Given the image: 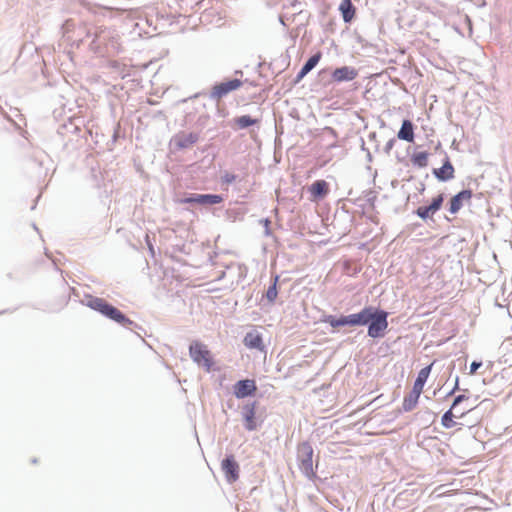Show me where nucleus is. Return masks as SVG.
Instances as JSON below:
<instances>
[{
    "mask_svg": "<svg viewBox=\"0 0 512 512\" xmlns=\"http://www.w3.org/2000/svg\"><path fill=\"white\" fill-rule=\"evenodd\" d=\"M389 313L377 306L366 305L360 311L354 313V324L366 326L367 336L373 339L383 338L388 328Z\"/></svg>",
    "mask_w": 512,
    "mask_h": 512,
    "instance_id": "1",
    "label": "nucleus"
},
{
    "mask_svg": "<svg viewBox=\"0 0 512 512\" xmlns=\"http://www.w3.org/2000/svg\"><path fill=\"white\" fill-rule=\"evenodd\" d=\"M389 313L377 306L366 305L360 311L354 313V324L366 326L367 336L373 339L383 338L388 328Z\"/></svg>",
    "mask_w": 512,
    "mask_h": 512,
    "instance_id": "2",
    "label": "nucleus"
},
{
    "mask_svg": "<svg viewBox=\"0 0 512 512\" xmlns=\"http://www.w3.org/2000/svg\"><path fill=\"white\" fill-rule=\"evenodd\" d=\"M83 302L87 307L97 311L102 316L118 323L119 325L131 331H133L135 328H141L137 323L129 319L122 311L110 304L104 298L87 295Z\"/></svg>",
    "mask_w": 512,
    "mask_h": 512,
    "instance_id": "3",
    "label": "nucleus"
},
{
    "mask_svg": "<svg viewBox=\"0 0 512 512\" xmlns=\"http://www.w3.org/2000/svg\"><path fill=\"white\" fill-rule=\"evenodd\" d=\"M314 450L309 441H303L298 444L296 456L298 467L302 474L309 480L317 478L316 471L313 468Z\"/></svg>",
    "mask_w": 512,
    "mask_h": 512,
    "instance_id": "4",
    "label": "nucleus"
},
{
    "mask_svg": "<svg viewBox=\"0 0 512 512\" xmlns=\"http://www.w3.org/2000/svg\"><path fill=\"white\" fill-rule=\"evenodd\" d=\"M189 355L198 366L204 367L207 372L212 370L214 360L207 346L198 340H193L189 345Z\"/></svg>",
    "mask_w": 512,
    "mask_h": 512,
    "instance_id": "5",
    "label": "nucleus"
},
{
    "mask_svg": "<svg viewBox=\"0 0 512 512\" xmlns=\"http://www.w3.org/2000/svg\"><path fill=\"white\" fill-rule=\"evenodd\" d=\"M223 201L224 197L220 194L187 193L185 197L180 200V203L199 205L201 207H210L216 204H220Z\"/></svg>",
    "mask_w": 512,
    "mask_h": 512,
    "instance_id": "6",
    "label": "nucleus"
},
{
    "mask_svg": "<svg viewBox=\"0 0 512 512\" xmlns=\"http://www.w3.org/2000/svg\"><path fill=\"white\" fill-rule=\"evenodd\" d=\"M242 85L243 82L238 78H231L220 83H216L210 91L209 98L213 101H219L230 92L239 89Z\"/></svg>",
    "mask_w": 512,
    "mask_h": 512,
    "instance_id": "7",
    "label": "nucleus"
},
{
    "mask_svg": "<svg viewBox=\"0 0 512 512\" xmlns=\"http://www.w3.org/2000/svg\"><path fill=\"white\" fill-rule=\"evenodd\" d=\"M258 402H247L241 408V416L244 421V428L247 431H255L258 429V421L256 416V408Z\"/></svg>",
    "mask_w": 512,
    "mask_h": 512,
    "instance_id": "8",
    "label": "nucleus"
},
{
    "mask_svg": "<svg viewBox=\"0 0 512 512\" xmlns=\"http://www.w3.org/2000/svg\"><path fill=\"white\" fill-rule=\"evenodd\" d=\"M221 469L228 483L232 484L239 479L240 467L234 455H225L221 461Z\"/></svg>",
    "mask_w": 512,
    "mask_h": 512,
    "instance_id": "9",
    "label": "nucleus"
},
{
    "mask_svg": "<svg viewBox=\"0 0 512 512\" xmlns=\"http://www.w3.org/2000/svg\"><path fill=\"white\" fill-rule=\"evenodd\" d=\"M257 392V385L253 379H241L233 385V394L237 399L252 397Z\"/></svg>",
    "mask_w": 512,
    "mask_h": 512,
    "instance_id": "10",
    "label": "nucleus"
},
{
    "mask_svg": "<svg viewBox=\"0 0 512 512\" xmlns=\"http://www.w3.org/2000/svg\"><path fill=\"white\" fill-rule=\"evenodd\" d=\"M199 140V133L181 131L173 136L171 143H173L179 150L190 148Z\"/></svg>",
    "mask_w": 512,
    "mask_h": 512,
    "instance_id": "11",
    "label": "nucleus"
},
{
    "mask_svg": "<svg viewBox=\"0 0 512 512\" xmlns=\"http://www.w3.org/2000/svg\"><path fill=\"white\" fill-rule=\"evenodd\" d=\"M473 192L471 189H463L455 194L448 202V211L451 214H457L464 206L465 202H469L472 198Z\"/></svg>",
    "mask_w": 512,
    "mask_h": 512,
    "instance_id": "12",
    "label": "nucleus"
},
{
    "mask_svg": "<svg viewBox=\"0 0 512 512\" xmlns=\"http://www.w3.org/2000/svg\"><path fill=\"white\" fill-rule=\"evenodd\" d=\"M454 166L452 165L450 158L447 154L443 159V164L439 168H434L432 170V174L435 178L440 182H447L454 178Z\"/></svg>",
    "mask_w": 512,
    "mask_h": 512,
    "instance_id": "13",
    "label": "nucleus"
},
{
    "mask_svg": "<svg viewBox=\"0 0 512 512\" xmlns=\"http://www.w3.org/2000/svg\"><path fill=\"white\" fill-rule=\"evenodd\" d=\"M324 323L329 324L332 328H339L343 326L353 327L354 324V313L348 315H325L323 320Z\"/></svg>",
    "mask_w": 512,
    "mask_h": 512,
    "instance_id": "14",
    "label": "nucleus"
},
{
    "mask_svg": "<svg viewBox=\"0 0 512 512\" xmlns=\"http://www.w3.org/2000/svg\"><path fill=\"white\" fill-rule=\"evenodd\" d=\"M358 75V71L351 66H341L332 72V79L336 82H348L354 80Z\"/></svg>",
    "mask_w": 512,
    "mask_h": 512,
    "instance_id": "15",
    "label": "nucleus"
},
{
    "mask_svg": "<svg viewBox=\"0 0 512 512\" xmlns=\"http://www.w3.org/2000/svg\"><path fill=\"white\" fill-rule=\"evenodd\" d=\"M320 59H321L320 52L315 53L312 56H310L305 61V63L303 64V66L301 67L299 72L297 73L296 77L293 80V84L294 85L298 84L310 71H312L317 66Z\"/></svg>",
    "mask_w": 512,
    "mask_h": 512,
    "instance_id": "16",
    "label": "nucleus"
},
{
    "mask_svg": "<svg viewBox=\"0 0 512 512\" xmlns=\"http://www.w3.org/2000/svg\"><path fill=\"white\" fill-rule=\"evenodd\" d=\"M313 201L324 199L329 193V184L325 180H316L308 188Z\"/></svg>",
    "mask_w": 512,
    "mask_h": 512,
    "instance_id": "17",
    "label": "nucleus"
},
{
    "mask_svg": "<svg viewBox=\"0 0 512 512\" xmlns=\"http://www.w3.org/2000/svg\"><path fill=\"white\" fill-rule=\"evenodd\" d=\"M243 343L249 349L263 351L265 348L262 334L257 331L248 332L243 339Z\"/></svg>",
    "mask_w": 512,
    "mask_h": 512,
    "instance_id": "18",
    "label": "nucleus"
},
{
    "mask_svg": "<svg viewBox=\"0 0 512 512\" xmlns=\"http://www.w3.org/2000/svg\"><path fill=\"white\" fill-rule=\"evenodd\" d=\"M414 127L415 126L411 120L404 119L397 133L398 139L404 140L409 143L413 142L415 138Z\"/></svg>",
    "mask_w": 512,
    "mask_h": 512,
    "instance_id": "19",
    "label": "nucleus"
},
{
    "mask_svg": "<svg viewBox=\"0 0 512 512\" xmlns=\"http://www.w3.org/2000/svg\"><path fill=\"white\" fill-rule=\"evenodd\" d=\"M421 393V390L412 387V390L403 399L401 410L403 412L412 411L417 406Z\"/></svg>",
    "mask_w": 512,
    "mask_h": 512,
    "instance_id": "20",
    "label": "nucleus"
},
{
    "mask_svg": "<svg viewBox=\"0 0 512 512\" xmlns=\"http://www.w3.org/2000/svg\"><path fill=\"white\" fill-rule=\"evenodd\" d=\"M339 11L342 15L343 21L350 24L355 18L356 7L352 3V0H342L339 5Z\"/></svg>",
    "mask_w": 512,
    "mask_h": 512,
    "instance_id": "21",
    "label": "nucleus"
},
{
    "mask_svg": "<svg viewBox=\"0 0 512 512\" xmlns=\"http://www.w3.org/2000/svg\"><path fill=\"white\" fill-rule=\"evenodd\" d=\"M471 408L465 407L459 415L454 414L453 410L449 408L441 417V424L444 428L450 429L456 426L457 422L454 421V417H462L466 412L470 411Z\"/></svg>",
    "mask_w": 512,
    "mask_h": 512,
    "instance_id": "22",
    "label": "nucleus"
},
{
    "mask_svg": "<svg viewBox=\"0 0 512 512\" xmlns=\"http://www.w3.org/2000/svg\"><path fill=\"white\" fill-rule=\"evenodd\" d=\"M433 363L423 367L419 372H418V375L414 381V384H413V387L416 388V389H419L421 391H423V388L429 378V375L431 373V370H432V367H433Z\"/></svg>",
    "mask_w": 512,
    "mask_h": 512,
    "instance_id": "23",
    "label": "nucleus"
},
{
    "mask_svg": "<svg viewBox=\"0 0 512 512\" xmlns=\"http://www.w3.org/2000/svg\"><path fill=\"white\" fill-rule=\"evenodd\" d=\"M280 276L275 274L271 277V283L265 293V298L269 304H274L278 295V282Z\"/></svg>",
    "mask_w": 512,
    "mask_h": 512,
    "instance_id": "24",
    "label": "nucleus"
},
{
    "mask_svg": "<svg viewBox=\"0 0 512 512\" xmlns=\"http://www.w3.org/2000/svg\"><path fill=\"white\" fill-rule=\"evenodd\" d=\"M238 129H247L250 126L257 125L260 121L257 118H253L250 115H241L233 119Z\"/></svg>",
    "mask_w": 512,
    "mask_h": 512,
    "instance_id": "25",
    "label": "nucleus"
},
{
    "mask_svg": "<svg viewBox=\"0 0 512 512\" xmlns=\"http://www.w3.org/2000/svg\"><path fill=\"white\" fill-rule=\"evenodd\" d=\"M428 156L429 153L426 151L415 152L411 156V162L418 168H424L428 165Z\"/></svg>",
    "mask_w": 512,
    "mask_h": 512,
    "instance_id": "26",
    "label": "nucleus"
},
{
    "mask_svg": "<svg viewBox=\"0 0 512 512\" xmlns=\"http://www.w3.org/2000/svg\"><path fill=\"white\" fill-rule=\"evenodd\" d=\"M78 130V127L74 125L72 121H68L67 123H63L58 126L57 133L60 136H66L68 133H74Z\"/></svg>",
    "mask_w": 512,
    "mask_h": 512,
    "instance_id": "27",
    "label": "nucleus"
},
{
    "mask_svg": "<svg viewBox=\"0 0 512 512\" xmlns=\"http://www.w3.org/2000/svg\"><path fill=\"white\" fill-rule=\"evenodd\" d=\"M445 200V195L443 193L438 194L436 197H434L431 201V203L428 205L430 209L432 210V214H435L438 212Z\"/></svg>",
    "mask_w": 512,
    "mask_h": 512,
    "instance_id": "28",
    "label": "nucleus"
},
{
    "mask_svg": "<svg viewBox=\"0 0 512 512\" xmlns=\"http://www.w3.org/2000/svg\"><path fill=\"white\" fill-rule=\"evenodd\" d=\"M415 214L419 218H421L423 221H427L433 215L432 214V210L430 209V207L428 205L427 206H420V207H418L415 210Z\"/></svg>",
    "mask_w": 512,
    "mask_h": 512,
    "instance_id": "29",
    "label": "nucleus"
},
{
    "mask_svg": "<svg viewBox=\"0 0 512 512\" xmlns=\"http://www.w3.org/2000/svg\"><path fill=\"white\" fill-rule=\"evenodd\" d=\"M467 399H468V396L465 393L455 396L453 399V402L451 404V407H450L451 410L457 409L459 404H461L462 402H464Z\"/></svg>",
    "mask_w": 512,
    "mask_h": 512,
    "instance_id": "30",
    "label": "nucleus"
},
{
    "mask_svg": "<svg viewBox=\"0 0 512 512\" xmlns=\"http://www.w3.org/2000/svg\"><path fill=\"white\" fill-rule=\"evenodd\" d=\"M364 198L367 203H369L371 206H374V203L377 199V194L373 190L364 191Z\"/></svg>",
    "mask_w": 512,
    "mask_h": 512,
    "instance_id": "31",
    "label": "nucleus"
},
{
    "mask_svg": "<svg viewBox=\"0 0 512 512\" xmlns=\"http://www.w3.org/2000/svg\"><path fill=\"white\" fill-rule=\"evenodd\" d=\"M237 176L230 172H225L221 177V182L223 184H231L236 180Z\"/></svg>",
    "mask_w": 512,
    "mask_h": 512,
    "instance_id": "32",
    "label": "nucleus"
},
{
    "mask_svg": "<svg viewBox=\"0 0 512 512\" xmlns=\"http://www.w3.org/2000/svg\"><path fill=\"white\" fill-rule=\"evenodd\" d=\"M260 223L264 226V234L266 236H270L272 235V232H271V229H270V224H271V221L269 218H264V219H261L260 220Z\"/></svg>",
    "mask_w": 512,
    "mask_h": 512,
    "instance_id": "33",
    "label": "nucleus"
},
{
    "mask_svg": "<svg viewBox=\"0 0 512 512\" xmlns=\"http://www.w3.org/2000/svg\"><path fill=\"white\" fill-rule=\"evenodd\" d=\"M82 30H83V32H85V36L87 38L93 37L92 42H91V44H93L96 41L97 37H98L97 33L96 32H92V29L88 28L87 26H84L82 28Z\"/></svg>",
    "mask_w": 512,
    "mask_h": 512,
    "instance_id": "34",
    "label": "nucleus"
},
{
    "mask_svg": "<svg viewBox=\"0 0 512 512\" xmlns=\"http://www.w3.org/2000/svg\"><path fill=\"white\" fill-rule=\"evenodd\" d=\"M369 142H372L374 144L375 151L379 150V143L377 141V134L376 132H371L368 136Z\"/></svg>",
    "mask_w": 512,
    "mask_h": 512,
    "instance_id": "35",
    "label": "nucleus"
},
{
    "mask_svg": "<svg viewBox=\"0 0 512 512\" xmlns=\"http://www.w3.org/2000/svg\"><path fill=\"white\" fill-rule=\"evenodd\" d=\"M395 143H396V139H395V138L390 139V140L386 143V145H385V147H384V153H385V154H387V155H389V154H390V151L393 149V147H394Z\"/></svg>",
    "mask_w": 512,
    "mask_h": 512,
    "instance_id": "36",
    "label": "nucleus"
},
{
    "mask_svg": "<svg viewBox=\"0 0 512 512\" xmlns=\"http://www.w3.org/2000/svg\"><path fill=\"white\" fill-rule=\"evenodd\" d=\"M482 361H473L470 364V374L476 373V371L482 366Z\"/></svg>",
    "mask_w": 512,
    "mask_h": 512,
    "instance_id": "37",
    "label": "nucleus"
},
{
    "mask_svg": "<svg viewBox=\"0 0 512 512\" xmlns=\"http://www.w3.org/2000/svg\"><path fill=\"white\" fill-rule=\"evenodd\" d=\"M264 67H267L268 69L273 70V69H272V63H269V64H267L266 62H261V63H259V65H258V70H259V75H260L261 77H266V75H264V74L262 73V69H263ZM273 72H274V71H272V73H273Z\"/></svg>",
    "mask_w": 512,
    "mask_h": 512,
    "instance_id": "38",
    "label": "nucleus"
},
{
    "mask_svg": "<svg viewBox=\"0 0 512 512\" xmlns=\"http://www.w3.org/2000/svg\"><path fill=\"white\" fill-rule=\"evenodd\" d=\"M361 141H362V145H361L362 150L367 151V154H366L367 161H368V162H371V161H372V154H371V152H370V150H369V149H366V148H365V142H364V140H363V139H361Z\"/></svg>",
    "mask_w": 512,
    "mask_h": 512,
    "instance_id": "39",
    "label": "nucleus"
},
{
    "mask_svg": "<svg viewBox=\"0 0 512 512\" xmlns=\"http://www.w3.org/2000/svg\"><path fill=\"white\" fill-rule=\"evenodd\" d=\"M465 21L468 25V30H469V36H471L472 34V23H471V20L468 16H465Z\"/></svg>",
    "mask_w": 512,
    "mask_h": 512,
    "instance_id": "40",
    "label": "nucleus"
},
{
    "mask_svg": "<svg viewBox=\"0 0 512 512\" xmlns=\"http://www.w3.org/2000/svg\"><path fill=\"white\" fill-rule=\"evenodd\" d=\"M454 391H458L460 390V387H459V376H456L455 377V383H454V386L452 388Z\"/></svg>",
    "mask_w": 512,
    "mask_h": 512,
    "instance_id": "41",
    "label": "nucleus"
},
{
    "mask_svg": "<svg viewBox=\"0 0 512 512\" xmlns=\"http://www.w3.org/2000/svg\"><path fill=\"white\" fill-rule=\"evenodd\" d=\"M449 371H450V374L452 373V371L455 369V363L452 362L449 367H448Z\"/></svg>",
    "mask_w": 512,
    "mask_h": 512,
    "instance_id": "42",
    "label": "nucleus"
},
{
    "mask_svg": "<svg viewBox=\"0 0 512 512\" xmlns=\"http://www.w3.org/2000/svg\"><path fill=\"white\" fill-rule=\"evenodd\" d=\"M455 392H456V391H454L453 389H451L450 391H448V392H447V394H446V396H445V397H446V398H448V397H450V396L454 395V394H455Z\"/></svg>",
    "mask_w": 512,
    "mask_h": 512,
    "instance_id": "43",
    "label": "nucleus"
},
{
    "mask_svg": "<svg viewBox=\"0 0 512 512\" xmlns=\"http://www.w3.org/2000/svg\"><path fill=\"white\" fill-rule=\"evenodd\" d=\"M279 22H280L283 26H286V23H285V21H284L283 16H279Z\"/></svg>",
    "mask_w": 512,
    "mask_h": 512,
    "instance_id": "44",
    "label": "nucleus"
},
{
    "mask_svg": "<svg viewBox=\"0 0 512 512\" xmlns=\"http://www.w3.org/2000/svg\"><path fill=\"white\" fill-rule=\"evenodd\" d=\"M235 74H236V75H240V76H242V75H243V72H242L241 70H236V71H235Z\"/></svg>",
    "mask_w": 512,
    "mask_h": 512,
    "instance_id": "45",
    "label": "nucleus"
},
{
    "mask_svg": "<svg viewBox=\"0 0 512 512\" xmlns=\"http://www.w3.org/2000/svg\"><path fill=\"white\" fill-rule=\"evenodd\" d=\"M149 250H150V252H151L152 254H154V248H153V246H152L151 244H149Z\"/></svg>",
    "mask_w": 512,
    "mask_h": 512,
    "instance_id": "46",
    "label": "nucleus"
},
{
    "mask_svg": "<svg viewBox=\"0 0 512 512\" xmlns=\"http://www.w3.org/2000/svg\"><path fill=\"white\" fill-rule=\"evenodd\" d=\"M70 22H71L70 20H67V21L65 22V26L69 27V26H70Z\"/></svg>",
    "mask_w": 512,
    "mask_h": 512,
    "instance_id": "47",
    "label": "nucleus"
},
{
    "mask_svg": "<svg viewBox=\"0 0 512 512\" xmlns=\"http://www.w3.org/2000/svg\"><path fill=\"white\" fill-rule=\"evenodd\" d=\"M31 462H32L33 464L37 463V458H33V459L31 460Z\"/></svg>",
    "mask_w": 512,
    "mask_h": 512,
    "instance_id": "48",
    "label": "nucleus"
},
{
    "mask_svg": "<svg viewBox=\"0 0 512 512\" xmlns=\"http://www.w3.org/2000/svg\"><path fill=\"white\" fill-rule=\"evenodd\" d=\"M358 42L362 43V38L360 36L358 37Z\"/></svg>",
    "mask_w": 512,
    "mask_h": 512,
    "instance_id": "49",
    "label": "nucleus"
},
{
    "mask_svg": "<svg viewBox=\"0 0 512 512\" xmlns=\"http://www.w3.org/2000/svg\"><path fill=\"white\" fill-rule=\"evenodd\" d=\"M33 228H34L35 230H38V228H37V226H36L35 224H33Z\"/></svg>",
    "mask_w": 512,
    "mask_h": 512,
    "instance_id": "50",
    "label": "nucleus"
}]
</instances>
